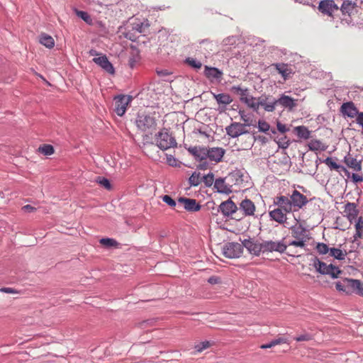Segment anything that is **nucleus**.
<instances>
[{"label":"nucleus","mask_w":363,"mask_h":363,"mask_svg":"<svg viewBox=\"0 0 363 363\" xmlns=\"http://www.w3.org/2000/svg\"><path fill=\"white\" fill-rule=\"evenodd\" d=\"M242 174L238 171L230 173L226 178L216 179L214 182V189L218 193L229 194L232 192V185L227 184L225 179L231 181V182H235L234 184H239L242 182Z\"/></svg>","instance_id":"f257e3e1"},{"label":"nucleus","mask_w":363,"mask_h":363,"mask_svg":"<svg viewBox=\"0 0 363 363\" xmlns=\"http://www.w3.org/2000/svg\"><path fill=\"white\" fill-rule=\"evenodd\" d=\"M155 141L156 145L163 151L177 146L175 138L166 128H162L155 135Z\"/></svg>","instance_id":"f03ea898"},{"label":"nucleus","mask_w":363,"mask_h":363,"mask_svg":"<svg viewBox=\"0 0 363 363\" xmlns=\"http://www.w3.org/2000/svg\"><path fill=\"white\" fill-rule=\"evenodd\" d=\"M313 267L316 272L323 275H329L332 279H337L342 274V270L333 264H328L318 257L313 259Z\"/></svg>","instance_id":"7ed1b4c3"},{"label":"nucleus","mask_w":363,"mask_h":363,"mask_svg":"<svg viewBox=\"0 0 363 363\" xmlns=\"http://www.w3.org/2000/svg\"><path fill=\"white\" fill-rule=\"evenodd\" d=\"M135 123L138 128L143 132L152 131L157 126L155 117L147 114H139Z\"/></svg>","instance_id":"20e7f679"},{"label":"nucleus","mask_w":363,"mask_h":363,"mask_svg":"<svg viewBox=\"0 0 363 363\" xmlns=\"http://www.w3.org/2000/svg\"><path fill=\"white\" fill-rule=\"evenodd\" d=\"M222 252L223 255L227 258H238L242 254V245L238 242H229L223 246Z\"/></svg>","instance_id":"39448f33"},{"label":"nucleus","mask_w":363,"mask_h":363,"mask_svg":"<svg viewBox=\"0 0 363 363\" xmlns=\"http://www.w3.org/2000/svg\"><path fill=\"white\" fill-rule=\"evenodd\" d=\"M263 252H277L284 253L287 248V241L286 238H283L279 241L264 240L263 241Z\"/></svg>","instance_id":"423d86ee"},{"label":"nucleus","mask_w":363,"mask_h":363,"mask_svg":"<svg viewBox=\"0 0 363 363\" xmlns=\"http://www.w3.org/2000/svg\"><path fill=\"white\" fill-rule=\"evenodd\" d=\"M240 241L242 247H245L250 254L259 256L261 252H263V242H259L257 240L251 238L240 240Z\"/></svg>","instance_id":"0eeeda50"},{"label":"nucleus","mask_w":363,"mask_h":363,"mask_svg":"<svg viewBox=\"0 0 363 363\" xmlns=\"http://www.w3.org/2000/svg\"><path fill=\"white\" fill-rule=\"evenodd\" d=\"M290 198V201L291 202L294 211H298L308 203L307 197L297 190H294L292 191Z\"/></svg>","instance_id":"6e6552de"},{"label":"nucleus","mask_w":363,"mask_h":363,"mask_svg":"<svg viewBox=\"0 0 363 363\" xmlns=\"http://www.w3.org/2000/svg\"><path fill=\"white\" fill-rule=\"evenodd\" d=\"M346 284V294H356L363 296V283L359 279H345Z\"/></svg>","instance_id":"1a4fd4ad"},{"label":"nucleus","mask_w":363,"mask_h":363,"mask_svg":"<svg viewBox=\"0 0 363 363\" xmlns=\"http://www.w3.org/2000/svg\"><path fill=\"white\" fill-rule=\"evenodd\" d=\"M246 125H250L249 123L242 124L240 123L234 122L225 128L227 134L233 138H235L241 135L248 133L249 131L245 128Z\"/></svg>","instance_id":"9d476101"},{"label":"nucleus","mask_w":363,"mask_h":363,"mask_svg":"<svg viewBox=\"0 0 363 363\" xmlns=\"http://www.w3.org/2000/svg\"><path fill=\"white\" fill-rule=\"evenodd\" d=\"M131 100V96L125 95L118 96L115 99V111L118 116H122L124 115Z\"/></svg>","instance_id":"9b49d317"},{"label":"nucleus","mask_w":363,"mask_h":363,"mask_svg":"<svg viewBox=\"0 0 363 363\" xmlns=\"http://www.w3.org/2000/svg\"><path fill=\"white\" fill-rule=\"evenodd\" d=\"M178 206H183L184 208L189 212H196L201 208V206L194 199L179 197L178 199Z\"/></svg>","instance_id":"f8f14e48"},{"label":"nucleus","mask_w":363,"mask_h":363,"mask_svg":"<svg viewBox=\"0 0 363 363\" xmlns=\"http://www.w3.org/2000/svg\"><path fill=\"white\" fill-rule=\"evenodd\" d=\"M318 10L323 14L333 16V13L339 10V7L334 0H322L319 3Z\"/></svg>","instance_id":"ddd939ff"},{"label":"nucleus","mask_w":363,"mask_h":363,"mask_svg":"<svg viewBox=\"0 0 363 363\" xmlns=\"http://www.w3.org/2000/svg\"><path fill=\"white\" fill-rule=\"evenodd\" d=\"M238 211V206L231 199H228L227 201L222 202L218 209V212H221L224 216L227 217L233 216V213H236Z\"/></svg>","instance_id":"4468645a"},{"label":"nucleus","mask_w":363,"mask_h":363,"mask_svg":"<svg viewBox=\"0 0 363 363\" xmlns=\"http://www.w3.org/2000/svg\"><path fill=\"white\" fill-rule=\"evenodd\" d=\"M290 200L291 198H289L288 196L282 195L278 196L274 198L273 205L286 212L291 213L294 212V210Z\"/></svg>","instance_id":"2eb2a0df"},{"label":"nucleus","mask_w":363,"mask_h":363,"mask_svg":"<svg viewBox=\"0 0 363 363\" xmlns=\"http://www.w3.org/2000/svg\"><path fill=\"white\" fill-rule=\"evenodd\" d=\"M298 99H293L292 97L281 94V96L277 99L278 105L289 111H293L298 106Z\"/></svg>","instance_id":"dca6fc26"},{"label":"nucleus","mask_w":363,"mask_h":363,"mask_svg":"<svg viewBox=\"0 0 363 363\" xmlns=\"http://www.w3.org/2000/svg\"><path fill=\"white\" fill-rule=\"evenodd\" d=\"M287 213H289L277 207L269 211L270 219L279 224H284L286 222L288 219L286 216Z\"/></svg>","instance_id":"f3484780"},{"label":"nucleus","mask_w":363,"mask_h":363,"mask_svg":"<svg viewBox=\"0 0 363 363\" xmlns=\"http://www.w3.org/2000/svg\"><path fill=\"white\" fill-rule=\"evenodd\" d=\"M93 61L108 74H113L115 73V69L113 65L109 62L105 55L94 57Z\"/></svg>","instance_id":"a211bd4d"},{"label":"nucleus","mask_w":363,"mask_h":363,"mask_svg":"<svg viewBox=\"0 0 363 363\" xmlns=\"http://www.w3.org/2000/svg\"><path fill=\"white\" fill-rule=\"evenodd\" d=\"M188 151L196 160L200 161L206 160L208 158V152L207 147L194 146L188 148Z\"/></svg>","instance_id":"6ab92c4d"},{"label":"nucleus","mask_w":363,"mask_h":363,"mask_svg":"<svg viewBox=\"0 0 363 363\" xmlns=\"http://www.w3.org/2000/svg\"><path fill=\"white\" fill-rule=\"evenodd\" d=\"M238 210L242 211L244 216H254L255 211V203L249 199H245L240 203Z\"/></svg>","instance_id":"aec40b11"},{"label":"nucleus","mask_w":363,"mask_h":363,"mask_svg":"<svg viewBox=\"0 0 363 363\" xmlns=\"http://www.w3.org/2000/svg\"><path fill=\"white\" fill-rule=\"evenodd\" d=\"M340 111L344 116L351 118L359 113L358 109L352 101L343 103L340 107Z\"/></svg>","instance_id":"412c9836"},{"label":"nucleus","mask_w":363,"mask_h":363,"mask_svg":"<svg viewBox=\"0 0 363 363\" xmlns=\"http://www.w3.org/2000/svg\"><path fill=\"white\" fill-rule=\"evenodd\" d=\"M291 233L292 238L295 240L306 241L308 239L307 230L302 225L292 226L291 228Z\"/></svg>","instance_id":"4be33fe9"},{"label":"nucleus","mask_w":363,"mask_h":363,"mask_svg":"<svg viewBox=\"0 0 363 363\" xmlns=\"http://www.w3.org/2000/svg\"><path fill=\"white\" fill-rule=\"evenodd\" d=\"M208 158L213 162H219L221 161L225 150L223 147H208Z\"/></svg>","instance_id":"5701e85b"},{"label":"nucleus","mask_w":363,"mask_h":363,"mask_svg":"<svg viewBox=\"0 0 363 363\" xmlns=\"http://www.w3.org/2000/svg\"><path fill=\"white\" fill-rule=\"evenodd\" d=\"M272 66L274 67L277 72L281 75L284 79H287L293 74L291 68L287 64L275 63Z\"/></svg>","instance_id":"b1692460"},{"label":"nucleus","mask_w":363,"mask_h":363,"mask_svg":"<svg viewBox=\"0 0 363 363\" xmlns=\"http://www.w3.org/2000/svg\"><path fill=\"white\" fill-rule=\"evenodd\" d=\"M213 98L216 99L217 103L220 105H223V107L220 111L225 110V106L233 102V99L228 94H215L212 93Z\"/></svg>","instance_id":"393cba45"},{"label":"nucleus","mask_w":363,"mask_h":363,"mask_svg":"<svg viewBox=\"0 0 363 363\" xmlns=\"http://www.w3.org/2000/svg\"><path fill=\"white\" fill-rule=\"evenodd\" d=\"M344 213L347 218L351 221L357 217L359 211L354 203L348 202L345 206Z\"/></svg>","instance_id":"a878e982"},{"label":"nucleus","mask_w":363,"mask_h":363,"mask_svg":"<svg viewBox=\"0 0 363 363\" xmlns=\"http://www.w3.org/2000/svg\"><path fill=\"white\" fill-rule=\"evenodd\" d=\"M357 7V3L355 1H352L351 0H344L341 7L340 11L342 15H348L350 16Z\"/></svg>","instance_id":"bb28decb"},{"label":"nucleus","mask_w":363,"mask_h":363,"mask_svg":"<svg viewBox=\"0 0 363 363\" xmlns=\"http://www.w3.org/2000/svg\"><path fill=\"white\" fill-rule=\"evenodd\" d=\"M230 92L240 96V101L242 103L245 102V99L250 94L249 89L246 87H242L240 85L233 86L230 88Z\"/></svg>","instance_id":"cd10ccee"},{"label":"nucleus","mask_w":363,"mask_h":363,"mask_svg":"<svg viewBox=\"0 0 363 363\" xmlns=\"http://www.w3.org/2000/svg\"><path fill=\"white\" fill-rule=\"evenodd\" d=\"M204 75L209 79H219L222 77L223 72L216 67L205 66Z\"/></svg>","instance_id":"c85d7f7f"},{"label":"nucleus","mask_w":363,"mask_h":363,"mask_svg":"<svg viewBox=\"0 0 363 363\" xmlns=\"http://www.w3.org/2000/svg\"><path fill=\"white\" fill-rule=\"evenodd\" d=\"M270 138L273 139L278 145L279 147L282 149H286L290 145L291 142L287 139L286 135L284 134H281V135H270Z\"/></svg>","instance_id":"c756f323"},{"label":"nucleus","mask_w":363,"mask_h":363,"mask_svg":"<svg viewBox=\"0 0 363 363\" xmlns=\"http://www.w3.org/2000/svg\"><path fill=\"white\" fill-rule=\"evenodd\" d=\"M344 162L348 167L352 168L357 172H360L362 170L361 162L357 161V159L353 158L349 155L345 157Z\"/></svg>","instance_id":"7c9ffc66"},{"label":"nucleus","mask_w":363,"mask_h":363,"mask_svg":"<svg viewBox=\"0 0 363 363\" xmlns=\"http://www.w3.org/2000/svg\"><path fill=\"white\" fill-rule=\"evenodd\" d=\"M259 131L268 135H277V132L274 128H271L270 125L265 121L259 120L257 126Z\"/></svg>","instance_id":"2f4dec72"},{"label":"nucleus","mask_w":363,"mask_h":363,"mask_svg":"<svg viewBox=\"0 0 363 363\" xmlns=\"http://www.w3.org/2000/svg\"><path fill=\"white\" fill-rule=\"evenodd\" d=\"M294 131L299 138L307 140L311 137V131L304 125L295 127Z\"/></svg>","instance_id":"473e14b6"},{"label":"nucleus","mask_w":363,"mask_h":363,"mask_svg":"<svg viewBox=\"0 0 363 363\" xmlns=\"http://www.w3.org/2000/svg\"><path fill=\"white\" fill-rule=\"evenodd\" d=\"M271 96L262 95L257 99L258 108L261 106L267 112L274 111L273 105H267V101L270 99Z\"/></svg>","instance_id":"72a5a7b5"},{"label":"nucleus","mask_w":363,"mask_h":363,"mask_svg":"<svg viewBox=\"0 0 363 363\" xmlns=\"http://www.w3.org/2000/svg\"><path fill=\"white\" fill-rule=\"evenodd\" d=\"M40 43L48 48H52L55 45V40L52 36L43 33L40 36Z\"/></svg>","instance_id":"f704fd0d"},{"label":"nucleus","mask_w":363,"mask_h":363,"mask_svg":"<svg viewBox=\"0 0 363 363\" xmlns=\"http://www.w3.org/2000/svg\"><path fill=\"white\" fill-rule=\"evenodd\" d=\"M329 254L330 256L334 257L335 259L338 260H343L347 256V252L345 250L342 251L340 249L333 247L330 248Z\"/></svg>","instance_id":"c9c22d12"},{"label":"nucleus","mask_w":363,"mask_h":363,"mask_svg":"<svg viewBox=\"0 0 363 363\" xmlns=\"http://www.w3.org/2000/svg\"><path fill=\"white\" fill-rule=\"evenodd\" d=\"M308 149L311 151H317V150H325L326 146L324 145L320 140H312L309 142Z\"/></svg>","instance_id":"e433bc0d"},{"label":"nucleus","mask_w":363,"mask_h":363,"mask_svg":"<svg viewBox=\"0 0 363 363\" xmlns=\"http://www.w3.org/2000/svg\"><path fill=\"white\" fill-rule=\"evenodd\" d=\"M184 62L186 65H187L188 66H189L190 67L193 68L195 70H199L202 67V63L196 58L189 57H186Z\"/></svg>","instance_id":"4c0bfd02"},{"label":"nucleus","mask_w":363,"mask_h":363,"mask_svg":"<svg viewBox=\"0 0 363 363\" xmlns=\"http://www.w3.org/2000/svg\"><path fill=\"white\" fill-rule=\"evenodd\" d=\"M202 182V177L199 172H194L189 178V184L191 186H196Z\"/></svg>","instance_id":"58836bf2"},{"label":"nucleus","mask_w":363,"mask_h":363,"mask_svg":"<svg viewBox=\"0 0 363 363\" xmlns=\"http://www.w3.org/2000/svg\"><path fill=\"white\" fill-rule=\"evenodd\" d=\"M244 104L255 111L258 109L257 99L250 94H249L247 99H245Z\"/></svg>","instance_id":"ea45409f"},{"label":"nucleus","mask_w":363,"mask_h":363,"mask_svg":"<svg viewBox=\"0 0 363 363\" xmlns=\"http://www.w3.org/2000/svg\"><path fill=\"white\" fill-rule=\"evenodd\" d=\"M38 150L44 155H51L54 153V148L51 145L44 144L40 146Z\"/></svg>","instance_id":"a19ab883"},{"label":"nucleus","mask_w":363,"mask_h":363,"mask_svg":"<svg viewBox=\"0 0 363 363\" xmlns=\"http://www.w3.org/2000/svg\"><path fill=\"white\" fill-rule=\"evenodd\" d=\"M323 163L327 164L330 169H335L337 172L340 170L342 165L337 164L331 157H327L323 161Z\"/></svg>","instance_id":"79ce46f5"},{"label":"nucleus","mask_w":363,"mask_h":363,"mask_svg":"<svg viewBox=\"0 0 363 363\" xmlns=\"http://www.w3.org/2000/svg\"><path fill=\"white\" fill-rule=\"evenodd\" d=\"M315 249L320 255H326L330 252V248L328 245L323 242H318L316 245Z\"/></svg>","instance_id":"37998d69"},{"label":"nucleus","mask_w":363,"mask_h":363,"mask_svg":"<svg viewBox=\"0 0 363 363\" xmlns=\"http://www.w3.org/2000/svg\"><path fill=\"white\" fill-rule=\"evenodd\" d=\"M202 181L203 182L206 186H211L215 182L214 174L212 172H209L208 174L202 177Z\"/></svg>","instance_id":"c03bdc74"},{"label":"nucleus","mask_w":363,"mask_h":363,"mask_svg":"<svg viewBox=\"0 0 363 363\" xmlns=\"http://www.w3.org/2000/svg\"><path fill=\"white\" fill-rule=\"evenodd\" d=\"M99 242L107 247H116L118 245V242L116 240L108 238H101Z\"/></svg>","instance_id":"a18cd8bd"},{"label":"nucleus","mask_w":363,"mask_h":363,"mask_svg":"<svg viewBox=\"0 0 363 363\" xmlns=\"http://www.w3.org/2000/svg\"><path fill=\"white\" fill-rule=\"evenodd\" d=\"M96 182L103 186L107 190H110L112 188L109 180L104 177H97Z\"/></svg>","instance_id":"49530a36"},{"label":"nucleus","mask_w":363,"mask_h":363,"mask_svg":"<svg viewBox=\"0 0 363 363\" xmlns=\"http://www.w3.org/2000/svg\"><path fill=\"white\" fill-rule=\"evenodd\" d=\"M147 24L145 25L143 23L136 21L132 23V30L137 31L138 33H142L145 31V27H147Z\"/></svg>","instance_id":"de8ad7c7"},{"label":"nucleus","mask_w":363,"mask_h":363,"mask_svg":"<svg viewBox=\"0 0 363 363\" xmlns=\"http://www.w3.org/2000/svg\"><path fill=\"white\" fill-rule=\"evenodd\" d=\"M211 345V342L209 341L206 340V341H203V342L196 344L194 346V348L196 350V352H201L204 350L210 347Z\"/></svg>","instance_id":"09e8293b"},{"label":"nucleus","mask_w":363,"mask_h":363,"mask_svg":"<svg viewBox=\"0 0 363 363\" xmlns=\"http://www.w3.org/2000/svg\"><path fill=\"white\" fill-rule=\"evenodd\" d=\"M306 240H294L289 242H287L288 246H296L299 247L301 248H304L306 247Z\"/></svg>","instance_id":"8fccbe9b"},{"label":"nucleus","mask_w":363,"mask_h":363,"mask_svg":"<svg viewBox=\"0 0 363 363\" xmlns=\"http://www.w3.org/2000/svg\"><path fill=\"white\" fill-rule=\"evenodd\" d=\"M294 339L297 342L309 341L313 339V335L310 333H305L304 334L295 337Z\"/></svg>","instance_id":"3c124183"},{"label":"nucleus","mask_w":363,"mask_h":363,"mask_svg":"<svg viewBox=\"0 0 363 363\" xmlns=\"http://www.w3.org/2000/svg\"><path fill=\"white\" fill-rule=\"evenodd\" d=\"M76 13L78 17L81 18L86 23L91 21L90 16L86 11H76Z\"/></svg>","instance_id":"603ef678"},{"label":"nucleus","mask_w":363,"mask_h":363,"mask_svg":"<svg viewBox=\"0 0 363 363\" xmlns=\"http://www.w3.org/2000/svg\"><path fill=\"white\" fill-rule=\"evenodd\" d=\"M162 201L171 207L177 206L176 201L169 195L163 196Z\"/></svg>","instance_id":"864d4df0"},{"label":"nucleus","mask_w":363,"mask_h":363,"mask_svg":"<svg viewBox=\"0 0 363 363\" xmlns=\"http://www.w3.org/2000/svg\"><path fill=\"white\" fill-rule=\"evenodd\" d=\"M223 45H233L236 43V37L235 36H228L223 39L222 42Z\"/></svg>","instance_id":"5fc2aeb1"},{"label":"nucleus","mask_w":363,"mask_h":363,"mask_svg":"<svg viewBox=\"0 0 363 363\" xmlns=\"http://www.w3.org/2000/svg\"><path fill=\"white\" fill-rule=\"evenodd\" d=\"M335 288L338 291H342L346 293V284L345 282V279L341 281L336 282Z\"/></svg>","instance_id":"6e6d98bb"},{"label":"nucleus","mask_w":363,"mask_h":363,"mask_svg":"<svg viewBox=\"0 0 363 363\" xmlns=\"http://www.w3.org/2000/svg\"><path fill=\"white\" fill-rule=\"evenodd\" d=\"M277 132L279 131L281 134H284L289 130V128H287L285 124H283L279 121H277Z\"/></svg>","instance_id":"4d7b16f0"},{"label":"nucleus","mask_w":363,"mask_h":363,"mask_svg":"<svg viewBox=\"0 0 363 363\" xmlns=\"http://www.w3.org/2000/svg\"><path fill=\"white\" fill-rule=\"evenodd\" d=\"M167 162L169 166H177V160L174 156L171 155H167Z\"/></svg>","instance_id":"13d9d810"},{"label":"nucleus","mask_w":363,"mask_h":363,"mask_svg":"<svg viewBox=\"0 0 363 363\" xmlns=\"http://www.w3.org/2000/svg\"><path fill=\"white\" fill-rule=\"evenodd\" d=\"M0 291L6 293V294H18V291L16 289L10 287H3L0 289Z\"/></svg>","instance_id":"bf43d9fd"},{"label":"nucleus","mask_w":363,"mask_h":363,"mask_svg":"<svg viewBox=\"0 0 363 363\" xmlns=\"http://www.w3.org/2000/svg\"><path fill=\"white\" fill-rule=\"evenodd\" d=\"M272 341L274 342V346L282 343H289L288 340L284 337H278L275 340H273Z\"/></svg>","instance_id":"052dcab7"},{"label":"nucleus","mask_w":363,"mask_h":363,"mask_svg":"<svg viewBox=\"0 0 363 363\" xmlns=\"http://www.w3.org/2000/svg\"><path fill=\"white\" fill-rule=\"evenodd\" d=\"M208 167V163L206 160L201 161L199 164L197 166V169L201 170H206Z\"/></svg>","instance_id":"680f3d73"},{"label":"nucleus","mask_w":363,"mask_h":363,"mask_svg":"<svg viewBox=\"0 0 363 363\" xmlns=\"http://www.w3.org/2000/svg\"><path fill=\"white\" fill-rule=\"evenodd\" d=\"M353 182L358 183L363 181V177L359 174L353 173L352 175Z\"/></svg>","instance_id":"e2e57ef3"},{"label":"nucleus","mask_w":363,"mask_h":363,"mask_svg":"<svg viewBox=\"0 0 363 363\" xmlns=\"http://www.w3.org/2000/svg\"><path fill=\"white\" fill-rule=\"evenodd\" d=\"M357 123L363 128V112H360L357 116Z\"/></svg>","instance_id":"0e129e2a"},{"label":"nucleus","mask_w":363,"mask_h":363,"mask_svg":"<svg viewBox=\"0 0 363 363\" xmlns=\"http://www.w3.org/2000/svg\"><path fill=\"white\" fill-rule=\"evenodd\" d=\"M356 230H363V218L359 217L357 223L355 224Z\"/></svg>","instance_id":"69168bd1"},{"label":"nucleus","mask_w":363,"mask_h":363,"mask_svg":"<svg viewBox=\"0 0 363 363\" xmlns=\"http://www.w3.org/2000/svg\"><path fill=\"white\" fill-rule=\"evenodd\" d=\"M220 278H218V277H215V276L211 277L208 279V282L211 284H216L220 283Z\"/></svg>","instance_id":"338daca9"},{"label":"nucleus","mask_w":363,"mask_h":363,"mask_svg":"<svg viewBox=\"0 0 363 363\" xmlns=\"http://www.w3.org/2000/svg\"><path fill=\"white\" fill-rule=\"evenodd\" d=\"M156 72H157V74L159 77H166L169 74V72L167 69H160V70H157Z\"/></svg>","instance_id":"774afa93"}]
</instances>
